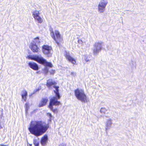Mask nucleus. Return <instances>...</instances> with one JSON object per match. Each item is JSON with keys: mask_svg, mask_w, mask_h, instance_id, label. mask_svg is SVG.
<instances>
[{"mask_svg": "<svg viewBox=\"0 0 146 146\" xmlns=\"http://www.w3.org/2000/svg\"><path fill=\"white\" fill-rule=\"evenodd\" d=\"M49 127L48 124L42 121H31L28 130L31 134L37 137L44 133Z\"/></svg>", "mask_w": 146, "mask_h": 146, "instance_id": "obj_1", "label": "nucleus"}, {"mask_svg": "<svg viewBox=\"0 0 146 146\" xmlns=\"http://www.w3.org/2000/svg\"><path fill=\"white\" fill-rule=\"evenodd\" d=\"M27 58L29 60H35L40 64L50 67H52L53 66L52 64L50 62H47L45 59L40 56L29 55L28 56Z\"/></svg>", "mask_w": 146, "mask_h": 146, "instance_id": "obj_2", "label": "nucleus"}, {"mask_svg": "<svg viewBox=\"0 0 146 146\" xmlns=\"http://www.w3.org/2000/svg\"><path fill=\"white\" fill-rule=\"evenodd\" d=\"M55 94V96L52 97L50 100L49 107L50 110L52 111L54 113H55L57 112L56 109H53V106H58L60 104V102L58 101L60 98L59 92H54Z\"/></svg>", "mask_w": 146, "mask_h": 146, "instance_id": "obj_3", "label": "nucleus"}, {"mask_svg": "<svg viewBox=\"0 0 146 146\" xmlns=\"http://www.w3.org/2000/svg\"><path fill=\"white\" fill-rule=\"evenodd\" d=\"M50 31L51 36L56 42L58 45H59V42L62 40V38L60 36L59 32L56 30L54 32L52 29Z\"/></svg>", "mask_w": 146, "mask_h": 146, "instance_id": "obj_4", "label": "nucleus"}, {"mask_svg": "<svg viewBox=\"0 0 146 146\" xmlns=\"http://www.w3.org/2000/svg\"><path fill=\"white\" fill-rule=\"evenodd\" d=\"M39 43V39L37 37L35 38L32 42L31 46V49L33 52H38L39 49L38 47Z\"/></svg>", "mask_w": 146, "mask_h": 146, "instance_id": "obj_5", "label": "nucleus"}, {"mask_svg": "<svg viewBox=\"0 0 146 146\" xmlns=\"http://www.w3.org/2000/svg\"><path fill=\"white\" fill-rule=\"evenodd\" d=\"M75 95L78 100L83 103L87 102V96L84 92H74Z\"/></svg>", "mask_w": 146, "mask_h": 146, "instance_id": "obj_6", "label": "nucleus"}, {"mask_svg": "<svg viewBox=\"0 0 146 146\" xmlns=\"http://www.w3.org/2000/svg\"><path fill=\"white\" fill-rule=\"evenodd\" d=\"M42 51L48 57L51 56L52 53V50L50 46L47 45H44L42 47Z\"/></svg>", "mask_w": 146, "mask_h": 146, "instance_id": "obj_7", "label": "nucleus"}, {"mask_svg": "<svg viewBox=\"0 0 146 146\" xmlns=\"http://www.w3.org/2000/svg\"><path fill=\"white\" fill-rule=\"evenodd\" d=\"M102 43L101 42L95 43L93 48V53L94 55H97L101 51L102 48Z\"/></svg>", "mask_w": 146, "mask_h": 146, "instance_id": "obj_8", "label": "nucleus"}, {"mask_svg": "<svg viewBox=\"0 0 146 146\" xmlns=\"http://www.w3.org/2000/svg\"><path fill=\"white\" fill-rule=\"evenodd\" d=\"M57 84L56 82L55 81L53 80L52 79H49L47 80L46 86L49 88H50L51 86H53L56 90V91H58V88H59L58 86H56Z\"/></svg>", "mask_w": 146, "mask_h": 146, "instance_id": "obj_9", "label": "nucleus"}, {"mask_svg": "<svg viewBox=\"0 0 146 146\" xmlns=\"http://www.w3.org/2000/svg\"><path fill=\"white\" fill-rule=\"evenodd\" d=\"M64 55L67 60L69 62L71 63L73 65L76 63V60L73 58L71 56L69 52L65 51L64 53Z\"/></svg>", "mask_w": 146, "mask_h": 146, "instance_id": "obj_10", "label": "nucleus"}, {"mask_svg": "<svg viewBox=\"0 0 146 146\" xmlns=\"http://www.w3.org/2000/svg\"><path fill=\"white\" fill-rule=\"evenodd\" d=\"M29 67L33 70L37 71L39 69V67L38 64L33 62H30L28 63Z\"/></svg>", "mask_w": 146, "mask_h": 146, "instance_id": "obj_11", "label": "nucleus"}, {"mask_svg": "<svg viewBox=\"0 0 146 146\" xmlns=\"http://www.w3.org/2000/svg\"><path fill=\"white\" fill-rule=\"evenodd\" d=\"M112 124V120L111 119L109 118L107 120L106 122L105 127V131H106L111 127Z\"/></svg>", "mask_w": 146, "mask_h": 146, "instance_id": "obj_12", "label": "nucleus"}, {"mask_svg": "<svg viewBox=\"0 0 146 146\" xmlns=\"http://www.w3.org/2000/svg\"><path fill=\"white\" fill-rule=\"evenodd\" d=\"M48 101V99L46 98H42L41 101L39 104V107H41L45 106Z\"/></svg>", "mask_w": 146, "mask_h": 146, "instance_id": "obj_13", "label": "nucleus"}, {"mask_svg": "<svg viewBox=\"0 0 146 146\" xmlns=\"http://www.w3.org/2000/svg\"><path fill=\"white\" fill-rule=\"evenodd\" d=\"M48 139V137L46 135H45L42 137L40 141V143L42 145H45L47 142Z\"/></svg>", "mask_w": 146, "mask_h": 146, "instance_id": "obj_14", "label": "nucleus"}, {"mask_svg": "<svg viewBox=\"0 0 146 146\" xmlns=\"http://www.w3.org/2000/svg\"><path fill=\"white\" fill-rule=\"evenodd\" d=\"M106 8V7L98 4V11L101 13H103L105 11Z\"/></svg>", "mask_w": 146, "mask_h": 146, "instance_id": "obj_15", "label": "nucleus"}, {"mask_svg": "<svg viewBox=\"0 0 146 146\" xmlns=\"http://www.w3.org/2000/svg\"><path fill=\"white\" fill-rule=\"evenodd\" d=\"M106 8V7L98 4V11L101 13H103L105 11Z\"/></svg>", "mask_w": 146, "mask_h": 146, "instance_id": "obj_16", "label": "nucleus"}, {"mask_svg": "<svg viewBox=\"0 0 146 146\" xmlns=\"http://www.w3.org/2000/svg\"><path fill=\"white\" fill-rule=\"evenodd\" d=\"M108 2L107 0H101L99 3V4L102 5L106 7Z\"/></svg>", "mask_w": 146, "mask_h": 146, "instance_id": "obj_17", "label": "nucleus"}, {"mask_svg": "<svg viewBox=\"0 0 146 146\" xmlns=\"http://www.w3.org/2000/svg\"><path fill=\"white\" fill-rule=\"evenodd\" d=\"M36 21L38 23H41L43 22V20L41 18L40 16L37 17L35 18Z\"/></svg>", "mask_w": 146, "mask_h": 146, "instance_id": "obj_18", "label": "nucleus"}, {"mask_svg": "<svg viewBox=\"0 0 146 146\" xmlns=\"http://www.w3.org/2000/svg\"><path fill=\"white\" fill-rule=\"evenodd\" d=\"M39 12L38 11H34L33 14V15L34 18L39 16Z\"/></svg>", "mask_w": 146, "mask_h": 146, "instance_id": "obj_19", "label": "nucleus"}, {"mask_svg": "<svg viewBox=\"0 0 146 146\" xmlns=\"http://www.w3.org/2000/svg\"><path fill=\"white\" fill-rule=\"evenodd\" d=\"M27 92H25L23 94H22L21 96L22 98L25 101L26 100V96H27Z\"/></svg>", "mask_w": 146, "mask_h": 146, "instance_id": "obj_20", "label": "nucleus"}, {"mask_svg": "<svg viewBox=\"0 0 146 146\" xmlns=\"http://www.w3.org/2000/svg\"><path fill=\"white\" fill-rule=\"evenodd\" d=\"M33 143L35 146H39V143L38 140L36 139H33Z\"/></svg>", "mask_w": 146, "mask_h": 146, "instance_id": "obj_21", "label": "nucleus"}, {"mask_svg": "<svg viewBox=\"0 0 146 146\" xmlns=\"http://www.w3.org/2000/svg\"><path fill=\"white\" fill-rule=\"evenodd\" d=\"M107 111L106 109L105 108H102L100 110V112L101 113L104 114Z\"/></svg>", "mask_w": 146, "mask_h": 146, "instance_id": "obj_22", "label": "nucleus"}, {"mask_svg": "<svg viewBox=\"0 0 146 146\" xmlns=\"http://www.w3.org/2000/svg\"><path fill=\"white\" fill-rule=\"evenodd\" d=\"M47 115L49 117V121H51V118L52 117V115L51 114L49 113H47Z\"/></svg>", "mask_w": 146, "mask_h": 146, "instance_id": "obj_23", "label": "nucleus"}, {"mask_svg": "<svg viewBox=\"0 0 146 146\" xmlns=\"http://www.w3.org/2000/svg\"><path fill=\"white\" fill-rule=\"evenodd\" d=\"M78 43L80 44L83 45V42L81 39H78Z\"/></svg>", "mask_w": 146, "mask_h": 146, "instance_id": "obj_24", "label": "nucleus"}, {"mask_svg": "<svg viewBox=\"0 0 146 146\" xmlns=\"http://www.w3.org/2000/svg\"><path fill=\"white\" fill-rule=\"evenodd\" d=\"M71 75L73 77H75L76 76V73L74 72H72L70 73Z\"/></svg>", "mask_w": 146, "mask_h": 146, "instance_id": "obj_25", "label": "nucleus"}, {"mask_svg": "<svg viewBox=\"0 0 146 146\" xmlns=\"http://www.w3.org/2000/svg\"><path fill=\"white\" fill-rule=\"evenodd\" d=\"M55 73V71L54 70H52L50 71V73L51 74H53Z\"/></svg>", "mask_w": 146, "mask_h": 146, "instance_id": "obj_26", "label": "nucleus"}, {"mask_svg": "<svg viewBox=\"0 0 146 146\" xmlns=\"http://www.w3.org/2000/svg\"><path fill=\"white\" fill-rule=\"evenodd\" d=\"M58 146H66V145L65 144L62 143L59 145Z\"/></svg>", "mask_w": 146, "mask_h": 146, "instance_id": "obj_27", "label": "nucleus"}, {"mask_svg": "<svg viewBox=\"0 0 146 146\" xmlns=\"http://www.w3.org/2000/svg\"><path fill=\"white\" fill-rule=\"evenodd\" d=\"M45 71L46 74H47L48 72V70L47 69V68L46 67H45Z\"/></svg>", "mask_w": 146, "mask_h": 146, "instance_id": "obj_28", "label": "nucleus"}, {"mask_svg": "<svg viewBox=\"0 0 146 146\" xmlns=\"http://www.w3.org/2000/svg\"><path fill=\"white\" fill-rule=\"evenodd\" d=\"M3 113H2L1 114V115H0V117L1 118H2V117L3 116Z\"/></svg>", "mask_w": 146, "mask_h": 146, "instance_id": "obj_29", "label": "nucleus"}, {"mask_svg": "<svg viewBox=\"0 0 146 146\" xmlns=\"http://www.w3.org/2000/svg\"><path fill=\"white\" fill-rule=\"evenodd\" d=\"M35 93H34V92L33 93V94H30L29 95V97H31V96L32 95H33V94H34Z\"/></svg>", "mask_w": 146, "mask_h": 146, "instance_id": "obj_30", "label": "nucleus"}, {"mask_svg": "<svg viewBox=\"0 0 146 146\" xmlns=\"http://www.w3.org/2000/svg\"><path fill=\"white\" fill-rule=\"evenodd\" d=\"M80 90H79V89H76L75 91H76V92H77V91H80Z\"/></svg>", "mask_w": 146, "mask_h": 146, "instance_id": "obj_31", "label": "nucleus"}, {"mask_svg": "<svg viewBox=\"0 0 146 146\" xmlns=\"http://www.w3.org/2000/svg\"><path fill=\"white\" fill-rule=\"evenodd\" d=\"M85 60L86 62H88V61H89V59H85Z\"/></svg>", "mask_w": 146, "mask_h": 146, "instance_id": "obj_32", "label": "nucleus"}, {"mask_svg": "<svg viewBox=\"0 0 146 146\" xmlns=\"http://www.w3.org/2000/svg\"><path fill=\"white\" fill-rule=\"evenodd\" d=\"M2 127L1 125H0V129L2 128Z\"/></svg>", "mask_w": 146, "mask_h": 146, "instance_id": "obj_33", "label": "nucleus"}, {"mask_svg": "<svg viewBox=\"0 0 146 146\" xmlns=\"http://www.w3.org/2000/svg\"><path fill=\"white\" fill-rule=\"evenodd\" d=\"M38 73V72H36V73Z\"/></svg>", "mask_w": 146, "mask_h": 146, "instance_id": "obj_34", "label": "nucleus"}]
</instances>
